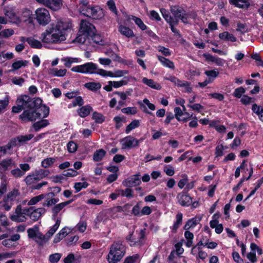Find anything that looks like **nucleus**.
<instances>
[{
	"instance_id": "f03ea898",
	"label": "nucleus",
	"mask_w": 263,
	"mask_h": 263,
	"mask_svg": "<svg viewBox=\"0 0 263 263\" xmlns=\"http://www.w3.org/2000/svg\"><path fill=\"white\" fill-rule=\"evenodd\" d=\"M79 12L90 18L100 20L104 17L103 10L98 6L90 5L87 0H81L78 5Z\"/></svg>"
},
{
	"instance_id": "20e7f679",
	"label": "nucleus",
	"mask_w": 263,
	"mask_h": 263,
	"mask_svg": "<svg viewBox=\"0 0 263 263\" xmlns=\"http://www.w3.org/2000/svg\"><path fill=\"white\" fill-rule=\"evenodd\" d=\"M126 252V248L122 242H114L110 247L109 251L107 256L108 263H118L124 257Z\"/></svg>"
},
{
	"instance_id": "f3484780",
	"label": "nucleus",
	"mask_w": 263,
	"mask_h": 263,
	"mask_svg": "<svg viewBox=\"0 0 263 263\" xmlns=\"http://www.w3.org/2000/svg\"><path fill=\"white\" fill-rule=\"evenodd\" d=\"M141 183L140 175H135L124 180L122 183L124 186L130 187L137 186Z\"/></svg>"
},
{
	"instance_id": "9b49d317",
	"label": "nucleus",
	"mask_w": 263,
	"mask_h": 263,
	"mask_svg": "<svg viewBox=\"0 0 263 263\" xmlns=\"http://www.w3.org/2000/svg\"><path fill=\"white\" fill-rule=\"evenodd\" d=\"M171 12L174 15V19H180L184 23H187L188 15L185 11L180 7L174 6L171 7Z\"/></svg>"
},
{
	"instance_id": "58836bf2",
	"label": "nucleus",
	"mask_w": 263,
	"mask_h": 263,
	"mask_svg": "<svg viewBox=\"0 0 263 263\" xmlns=\"http://www.w3.org/2000/svg\"><path fill=\"white\" fill-rule=\"evenodd\" d=\"M61 223V219L59 218L56 220L55 223L49 229V230L46 233V235L49 238V239H50V238L52 236V235L55 233V232L57 231L58 229L60 224Z\"/></svg>"
},
{
	"instance_id": "9d476101",
	"label": "nucleus",
	"mask_w": 263,
	"mask_h": 263,
	"mask_svg": "<svg viewBox=\"0 0 263 263\" xmlns=\"http://www.w3.org/2000/svg\"><path fill=\"white\" fill-rule=\"evenodd\" d=\"M29 214L30 211L28 209H23L21 205H18L15 208L14 213L10 216V218L13 221L24 222L26 221V216Z\"/></svg>"
},
{
	"instance_id": "13d9d810",
	"label": "nucleus",
	"mask_w": 263,
	"mask_h": 263,
	"mask_svg": "<svg viewBox=\"0 0 263 263\" xmlns=\"http://www.w3.org/2000/svg\"><path fill=\"white\" fill-rule=\"evenodd\" d=\"M45 198V195L41 194L31 198L28 202V205H32L35 204Z\"/></svg>"
},
{
	"instance_id": "4c0bfd02",
	"label": "nucleus",
	"mask_w": 263,
	"mask_h": 263,
	"mask_svg": "<svg viewBox=\"0 0 263 263\" xmlns=\"http://www.w3.org/2000/svg\"><path fill=\"white\" fill-rule=\"evenodd\" d=\"M49 123L48 120L43 119L41 121L34 123L32 126L35 132L39 131L40 129L46 127L49 125Z\"/></svg>"
},
{
	"instance_id": "1a4fd4ad",
	"label": "nucleus",
	"mask_w": 263,
	"mask_h": 263,
	"mask_svg": "<svg viewBox=\"0 0 263 263\" xmlns=\"http://www.w3.org/2000/svg\"><path fill=\"white\" fill-rule=\"evenodd\" d=\"M16 106H14L12 108V111L14 113L21 112L22 110L29 106H31L33 104L32 99L28 96H23L19 97L16 101Z\"/></svg>"
},
{
	"instance_id": "7c9ffc66",
	"label": "nucleus",
	"mask_w": 263,
	"mask_h": 263,
	"mask_svg": "<svg viewBox=\"0 0 263 263\" xmlns=\"http://www.w3.org/2000/svg\"><path fill=\"white\" fill-rule=\"evenodd\" d=\"M229 3L240 8H248L250 6L249 0H229Z\"/></svg>"
},
{
	"instance_id": "3c124183",
	"label": "nucleus",
	"mask_w": 263,
	"mask_h": 263,
	"mask_svg": "<svg viewBox=\"0 0 263 263\" xmlns=\"http://www.w3.org/2000/svg\"><path fill=\"white\" fill-rule=\"evenodd\" d=\"M14 31L12 29H6L0 32V39L8 38L13 35Z\"/></svg>"
},
{
	"instance_id": "0eeeda50",
	"label": "nucleus",
	"mask_w": 263,
	"mask_h": 263,
	"mask_svg": "<svg viewBox=\"0 0 263 263\" xmlns=\"http://www.w3.org/2000/svg\"><path fill=\"white\" fill-rule=\"evenodd\" d=\"M3 11L5 16L10 23L16 25L20 24V20L18 16V8L15 6L8 5L5 6Z\"/></svg>"
},
{
	"instance_id": "ddd939ff",
	"label": "nucleus",
	"mask_w": 263,
	"mask_h": 263,
	"mask_svg": "<svg viewBox=\"0 0 263 263\" xmlns=\"http://www.w3.org/2000/svg\"><path fill=\"white\" fill-rule=\"evenodd\" d=\"M122 149H131L138 147V139L132 136H128L120 140Z\"/></svg>"
},
{
	"instance_id": "6e6552de",
	"label": "nucleus",
	"mask_w": 263,
	"mask_h": 263,
	"mask_svg": "<svg viewBox=\"0 0 263 263\" xmlns=\"http://www.w3.org/2000/svg\"><path fill=\"white\" fill-rule=\"evenodd\" d=\"M35 15L37 22L42 26H46L51 20L49 11L45 8H39L35 11Z\"/></svg>"
},
{
	"instance_id": "cd10ccee",
	"label": "nucleus",
	"mask_w": 263,
	"mask_h": 263,
	"mask_svg": "<svg viewBox=\"0 0 263 263\" xmlns=\"http://www.w3.org/2000/svg\"><path fill=\"white\" fill-rule=\"evenodd\" d=\"M157 57L158 60L163 66L170 68L172 70L175 69V66L174 63L172 61L160 55H157Z\"/></svg>"
},
{
	"instance_id": "f704fd0d",
	"label": "nucleus",
	"mask_w": 263,
	"mask_h": 263,
	"mask_svg": "<svg viewBox=\"0 0 263 263\" xmlns=\"http://www.w3.org/2000/svg\"><path fill=\"white\" fill-rule=\"evenodd\" d=\"M92 108L90 105L82 106L77 110L78 115L82 118H85L88 116Z\"/></svg>"
},
{
	"instance_id": "412c9836",
	"label": "nucleus",
	"mask_w": 263,
	"mask_h": 263,
	"mask_svg": "<svg viewBox=\"0 0 263 263\" xmlns=\"http://www.w3.org/2000/svg\"><path fill=\"white\" fill-rule=\"evenodd\" d=\"M118 22V29L119 32L123 35L127 37H133L135 36L134 31L129 27L121 24V22Z\"/></svg>"
},
{
	"instance_id": "09e8293b",
	"label": "nucleus",
	"mask_w": 263,
	"mask_h": 263,
	"mask_svg": "<svg viewBox=\"0 0 263 263\" xmlns=\"http://www.w3.org/2000/svg\"><path fill=\"white\" fill-rule=\"evenodd\" d=\"M140 125L139 121L138 120H133L129 124H128L125 129V133L129 134L132 130L139 127Z\"/></svg>"
},
{
	"instance_id": "338daca9",
	"label": "nucleus",
	"mask_w": 263,
	"mask_h": 263,
	"mask_svg": "<svg viewBox=\"0 0 263 263\" xmlns=\"http://www.w3.org/2000/svg\"><path fill=\"white\" fill-rule=\"evenodd\" d=\"M246 92L245 89L242 87L236 88L233 93V96L237 98H240Z\"/></svg>"
},
{
	"instance_id": "49530a36",
	"label": "nucleus",
	"mask_w": 263,
	"mask_h": 263,
	"mask_svg": "<svg viewBox=\"0 0 263 263\" xmlns=\"http://www.w3.org/2000/svg\"><path fill=\"white\" fill-rule=\"evenodd\" d=\"M34 135L32 134H29L27 135H20L17 136L20 144V145L22 146L25 144H26L28 141L30 140L33 137Z\"/></svg>"
},
{
	"instance_id": "37998d69",
	"label": "nucleus",
	"mask_w": 263,
	"mask_h": 263,
	"mask_svg": "<svg viewBox=\"0 0 263 263\" xmlns=\"http://www.w3.org/2000/svg\"><path fill=\"white\" fill-rule=\"evenodd\" d=\"M26 41L32 48L40 49L42 47V45L39 41L32 37L27 38Z\"/></svg>"
},
{
	"instance_id": "a211bd4d",
	"label": "nucleus",
	"mask_w": 263,
	"mask_h": 263,
	"mask_svg": "<svg viewBox=\"0 0 263 263\" xmlns=\"http://www.w3.org/2000/svg\"><path fill=\"white\" fill-rule=\"evenodd\" d=\"M174 111L175 113L174 115L178 121L186 122L193 116V114H190L187 112H183L180 107H175Z\"/></svg>"
},
{
	"instance_id": "6e6d98bb",
	"label": "nucleus",
	"mask_w": 263,
	"mask_h": 263,
	"mask_svg": "<svg viewBox=\"0 0 263 263\" xmlns=\"http://www.w3.org/2000/svg\"><path fill=\"white\" fill-rule=\"evenodd\" d=\"M78 147V145L73 141H69L67 144V150L70 153H75Z\"/></svg>"
},
{
	"instance_id": "603ef678",
	"label": "nucleus",
	"mask_w": 263,
	"mask_h": 263,
	"mask_svg": "<svg viewBox=\"0 0 263 263\" xmlns=\"http://www.w3.org/2000/svg\"><path fill=\"white\" fill-rule=\"evenodd\" d=\"M40 180L47 177L50 174L48 170L40 169L35 171Z\"/></svg>"
},
{
	"instance_id": "c9c22d12",
	"label": "nucleus",
	"mask_w": 263,
	"mask_h": 263,
	"mask_svg": "<svg viewBox=\"0 0 263 263\" xmlns=\"http://www.w3.org/2000/svg\"><path fill=\"white\" fill-rule=\"evenodd\" d=\"M67 70L65 69H58L57 68H51L48 70L49 74L54 77H64L66 75Z\"/></svg>"
},
{
	"instance_id": "2eb2a0df",
	"label": "nucleus",
	"mask_w": 263,
	"mask_h": 263,
	"mask_svg": "<svg viewBox=\"0 0 263 263\" xmlns=\"http://www.w3.org/2000/svg\"><path fill=\"white\" fill-rule=\"evenodd\" d=\"M134 232H130L128 235L126 236V239L128 242L130 246H140L142 245L141 239L144 238V231L141 230L140 232V238H136L133 236Z\"/></svg>"
},
{
	"instance_id": "680f3d73",
	"label": "nucleus",
	"mask_w": 263,
	"mask_h": 263,
	"mask_svg": "<svg viewBox=\"0 0 263 263\" xmlns=\"http://www.w3.org/2000/svg\"><path fill=\"white\" fill-rule=\"evenodd\" d=\"M121 111L127 115H135L137 112V110L135 107H127L121 109Z\"/></svg>"
},
{
	"instance_id": "a18cd8bd",
	"label": "nucleus",
	"mask_w": 263,
	"mask_h": 263,
	"mask_svg": "<svg viewBox=\"0 0 263 263\" xmlns=\"http://www.w3.org/2000/svg\"><path fill=\"white\" fill-rule=\"evenodd\" d=\"M6 146L8 151L13 147L21 146L17 137L10 139Z\"/></svg>"
},
{
	"instance_id": "39448f33",
	"label": "nucleus",
	"mask_w": 263,
	"mask_h": 263,
	"mask_svg": "<svg viewBox=\"0 0 263 263\" xmlns=\"http://www.w3.org/2000/svg\"><path fill=\"white\" fill-rule=\"evenodd\" d=\"M27 233L29 238L33 239L40 247L44 246L49 240L46 234L44 235L39 231V228L37 226L29 228Z\"/></svg>"
},
{
	"instance_id": "72a5a7b5",
	"label": "nucleus",
	"mask_w": 263,
	"mask_h": 263,
	"mask_svg": "<svg viewBox=\"0 0 263 263\" xmlns=\"http://www.w3.org/2000/svg\"><path fill=\"white\" fill-rule=\"evenodd\" d=\"M57 157H48L44 159L41 162V166L44 168L51 167L57 160Z\"/></svg>"
},
{
	"instance_id": "e2e57ef3",
	"label": "nucleus",
	"mask_w": 263,
	"mask_h": 263,
	"mask_svg": "<svg viewBox=\"0 0 263 263\" xmlns=\"http://www.w3.org/2000/svg\"><path fill=\"white\" fill-rule=\"evenodd\" d=\"M88 186V183L87 182H76L74 184V188L76 190V192L78 193L82 189H85Z\"/></svg>"
},
{
	"instance_id": "a19ab883",
	"label": "nucleus",
	"mask_w": 263,
	"mask_h": 263,
	"mask_svg": "<svg viewBox=\"0 0 263 263\" xmlns=\"http://www.w3.org/2000/svg\"><path fill=\"white\" fill-rule=\"evenodd\" d=\"M106 154V152L103 149H99L95 152L93 155V160L95 161H100Z\"/></svg>"
},
{
	"instance_id": "f257e3e1",
	"label": "nucleus",
	"mask_w": 263,
	"mask_h": 263,
	"mask_svg": "<svg viewBox=\"0 0 263 263\" xmlns=\"http://www.w3.org/2000/svg\"><path fill=\"white\" fill-rule=\"evenodd\" d=\"M70 29L66 23L58 22L55 25H51L41 34V38L43 43L56 44L66 40V31Z\"/></svg>"
},
{
	"instance_id": "c756f323",
	"label": "nucleus",
	"mask_w": 263,
	"mask_h": 263,
	"mask_svg": "<svg viewBox=\"0 0 263 263\" xmlns=\"http://www.w3.org/2000/svg\"><path fill=\"white\" fill-rule=\"evenodd\" d=\"M142 82L145 84L146 85L149 86V87L156 89V90H160L161 88V85L156 82H155L152 79H148L146 78H143L142 80Z\"/></svg>"
},
{
	"instance_id": "a878e982",
	"label": "nucleus",
	"mask_w": 263,
	"mask_h": 263,
	"mask_svg": "<svg viewBox=\"0 0 263 263\" xmlns=\"http://www.w3.org/2000/svg\"><path fill=\"white\" fill-rule=\"evenodd\" d=\"M55 194L53 192H50L45 195V197H48V198L46 199L45 202L43 204V205L50 206L57 203L59 200L58 198H53Z\"/></svg>"
},
{
	"instance_id": "473e14b6",
	"label": "nucleus",
	"mask_w": 263,
	"mask_h": 263,
	"mask_svg": "<svg viewBox=\"0 0 263 263\" xmlns=\"http://www.w3.org/2000/svg\"><path fill=\"white\" fill-rule=\"evenodd\" d=\"M183 215L181 213L178 212L176 216V221L174 222L171 229L173 233H176L177 229L180 226L182 222Z\"/></svg>"
},
{
	"instance_id": "393cba45",
	"label": "nucleus",
	"mask_w": 263,
	"mask_h": 263,
	"mask_svg": "<svg viewBox=\"0 0 263 263\" xmlns=\"http://www.w3.org/2000/svg\"><path fill=\"white\" fill-rule=\"evenodd\" d=\"M219 38L226 42H235L237 41L236 37L232 33L228 31H224L218 35Z\"/></svg>"
},
{
	"instance_id": "5fc2aeb1",
	"label": "nucleus",
	"mask_w": 263,
	"mask_h": 263,
	"mask_svg": "<svg viewBox=\"0 0 263 263\" xmlns=\"http://www.w3.org/2000/svg\"><path fill=\"white\" fill-rule=\"evenodd\" d=\"M160 12L163 18L168 23H171L172 22V21L175 20L174 19V18L171 16V15L170 14L169 12L165 9L161 8L160 9Z\"/></svg>"
},
{
	"instance_id": "774afa93",
	"label": "nucleus",
	"mask_w": 263,
	"mask_h": 263,
	"mask_svg": "<svg viewBox=\"0 0 263 263\" xmlns=\"http://www.w3.org/2000/svg\"><path fill=\"white\" fill-rule=\"evenodd\" d=\"M10 173L14 178H21L24 175V172L19 168L12 170Z\"/></svg>"
},
{
	"instance_id": "79ce46f5",
	"label": "nucleus",
	"mask_w": 263,
	"mask_h": 263,
	"mask_svg": "<svg viewBox=\"0 0 263 263\" xmlns=\"http://www.w3.org/2000/svg\"><path fill=\"white\" fill-rule=\"evenodd\" d=\"M9 103V97L7 95L3 100H0V115L4 112Z\"/></svg>"
},
{
	"instance_id": "864d4df0",
	"label": "nucleus",
	"mask_w": 263,
	"mask_h": 263,
	"mask_svg": "<svg viewBox=\"0 0 263 263\" xmlns=\"http://www.w3.org/2000/svg\"><path fill=\"white\" fill-rule=\"evenodd\" d=\"M85 87L88 89L96 91L101 88V85L99 83L89 82L85 84Z\"/></svg>"
},
{
	"instance_id": "4468645a",
	"label": "nucleus",
	"mask_w": 263,
	"mask_h": 263,
	"mask_svg": "<svg viewBox=\"0 0 263 263\" xmlns=\"http://www.w3.org/2000/svg\"><path fill=\"white\" fill-rule=\"evenodd\" d=\"M95 26L88 21L82 20L80 23V33L91 35L94 34Z\"/></svg>"
},
{
	"instance_id": "aec40b11",
	"label": "nucleus",
	"mask_w": 263,
	"mask_h": 263,
	"mask_svg": "<svg viewBox=\"0 0 263 263\" xmlns=\"http://www.w3.org/2000/svg\"><path fill=\"white\" fill-rule=\"evenodd\" d=\"M22 20L23 22L31 23L33 21V14L32 11L27 7L21 8Z\"/></svg>"
},
{
	"instance_id": "bf43d9fd",
	"label": "nucleus",
	"mask_w": 263,
	"mask_h": 263,
	"mask_svg": "<svg viewBox=\"0 0 263 263\" xmlns=\"http://www.w3.org/2000/svg\"><path fill=\"white\" fill-rule=\"evenodd\" d=\"M62 257V254L59 253L52 254L49 256V261L50 263H57Z\"/></svg>"
},
{
	"instance_id": "ea45409f",
	"label": "nucleus",
	"mask_w": 263,
	"mask_h": 263,
	"mask_svg": "<svg viewBox=\"0 0 263 263\" xmlns=\"http://www.w3.org/2000/svg\"><path fill=\"white\" fill-rule=\"evenodd\" d=\"M13 205L8 202L4 197L2 200L0 201V211H9Z\"/></svg>"
},
{
	"instance_id": "e433bc0d",
	"label": "nucleus",
	"mask_w": 263,
	"mask_h": 263,
	"mask_svg": "<svg viewBox=\"0 0 263 263\" xmlns=\"http://www.w3.org/2000/svg\"><path fill=\"white\" fill-rule=\"evenodd\" d=\"M45 213V209L43 208H38L34 210L32 212L30 213V218L35 221H37L41 215Z\"/></svg>"
},
{
	"instance_id": "2f4dec72",
	"label": "nucleus",
	"mask_w": 263,
	"mask_h": 263,
	"mask_svg": "<svg viewBox=\"0 0 263 263\" xmlns=\"http://www.w3.org/2000/svg\"><path fill=\"white\" fill-rule=\"evenodd\" d=\"M133 20L134 21L135 24L139 27L142 30H145L146 29L147 27L144 24L142 20L139 17H137L134 15H127V21Z\"/></svg>"
},
{
	"instance_id": "8fccbe9b",
	"label": "nucleus",
	"mask_w": 263,
	"mask_h": 263,
	"mask_svg": "<svg viewBox=\"0 0 263 263\" xmlns=\"http://www.w3.org/2000/svg\"><path fill=\"white\" fill-rule=\"evenodd\" d=\"M66 67H70L72 63L79 62V59L76 58H65L62 59Z\"/></svg>"
},
{
	"instance_id": "69168bd1",
	"label": "nucleus",
	"mask_w": 263,
	"mask_h": 263,
	"mask_svg": "<svg viewBox=\"0 0 263 263\" xmlns=\"http://www.w3.org/2000/svg\"><path fill=\"white\" fill-rule=\"evenodd\" d=\"M37 111L43 112V118L47 117L49 113V108L45 105H42L41 104L37 107Z\"/></svg>"
},
{
	"instance_id": "bb28decb",
	"label": "nucleus",
	"mask_w": 263,
	"mask_h": 263,
	"mask_svg": "<svg viewBox=\"0 0 263 263\" xmlns=\"http://www.w3.org/2000/svg\"><path fill=\"white\" fill-rule=\"evenodd\" d=\"M24 181L28 185H32L40 181L35 172L29 174L25 178Z\"/></svg>"
},
{
	"instance_id": "7ed1b4c3",
	"label": "nucleus",
	"mask_w": 263,
	"mask_h": 263,
	"mask_svg": "<svg viewBox=\"0 0 263 263\" xmlns=\"http://www.w3.org/2000/svg\"><path fill=\"white\" fill-rule=\"evenodd\" d=\"M42 100L36 98L32 100L33 104L31 106L25 109L22 114L20 115V119L23 122H33L40 118L42 115L37 111V107L42 104Z\"/></svg>"
},
{
	"instance_id": "de8ad7c7",
	"label": "nucleus",
	"mask_w": 263,
	"mask_h": 263,
	"mask_svg": "<svg viewBox=\"0 0 263 263\" xmlns=\"http://www.w3.org/2000/svg\"><path fill=\"white\" fill-rule=\"evenodd\" d=\"M199 220L196 218H193L189 219L185 223L184 226V229L186 230H188L191 228H194L198 223Z\"/></svg>"
},
{
	"instance_id": "6ab92c4d",
	"label": "nucleus",
	"mask_w": 263,
	"mask_h": 263,
	"mask_svg": "<svg viewBox=\"0 0 263 263\" xmlns=\"http://www.w3.org/2000/svg\"><path fill=\"white\" fill-rule=\"evenodd\" d=\"M178 203L183 206H188L192 203V198L185 193H180L177 196Z\"/></svg>"
},
{
	"instance_id": "4d7b16f0",
	"label": "nucleus",
	"mask_w": 263,
	"mask_h": 263,
	"mask_svg": "<svg viewBox=\"0 0 263 263\" xmlns=\"http://www.w3.org/2000/svg\"><path fill=\"white\" fill-rule=\"evenodd\" d=\"M92 118L96 123H102L104 121V117L100 113L94 112Z\"/></svg>"
},
{
	"instance_id": "423d86ee",
	"label": "nucleus",
	"mask_w": 263,
	"mask_h": 263,
	"mask_svg": "<svg viewBox=\"0 0 263 263\" xmlns=\"http://www.w3.org/2000/svg\"><path fill=\"white\" fill-rule=\"evenodd\" d=\"M103 69H98L97 65L92 62H88L82 65L73 67L71 70L81 73L97 74L100 75V71Z\"/></svg>"
},
{
	"instance_id": "5701e85b",
	"label": "nucleus",
	"mask_w": 263,
	"mask_h": 263,
	"mask_svg": "<svg viewBox=\"0 0 263 263\" xmlns=\"http://www.w3.org/2000/svg\"><path fill=\"white\" fill-rule=\"evenodd\" d=\"M72 201V200H70L65 202L60 203L54 205L52 209V218L55 219L58 214L66 206L70 204Z\"/></svg>"
},
{
	"instance_id": "f8f14e48",
	"label": "nucleus",
	"mask_w": 263,
	"mask_h": 263,
	"mask_svg": "<svg viewBox=\"0 0 263 263\" xmlns=\"http://www.w3.org/2000/svg\"><path fill=\"white\" fill-rule=\"evenodd\" d=\"M38 3L44 5L52 11L59 10L62 7V0H35Z\"/></svg>"
},
{
	"instance_id": "052dcab7",
	"label": "nucleus",
	"mask_w": 263,
	"mask_h": 263,
	"mask_svg": "<svg viewBox=\"0 0 263 263\" xmlns=\"http://www.w3.org/2000/svg\"><path fill=\"white\" fill-rule=\"evenodd\" d=\"M141 202H138L133 208L132 213L136 216H141Z\"/></svg>"
},
{
	"instance_id": "4be33fe9",
	"label": "nucleus",
	"mask_w": 263,
	"mask_h": 263,
	"mask_svg": "<svg viewBox=\"0 0 263 263\" xmlns=\"http://www.w3.org/2000/svg\"><path fill=\"white\" fill-rule=\"evenodd\" d=\"M20 195V192L18 189H13L9 192L4 197L11 204L13 205V202L15 201Z\"/></svg>"
},
{
	"instance_id": "0e129e2a",
	"label": "nucleus",
	"mask_w": 263,
	"mask_h": 263,
	"mask_svg": "<svg viewBox=\"0 0 263 263\" xmlns=\"http://www.w3.org/2000/svg\"><path fill=\"white\" fill-rule=\"evenodd\" d=\"M80 258V256H78L77 258H76L73 254L70 253L64 259V263H72Z\"/></svg>"
},
{
	"instance_id": "c03bdc74",
	"label": "nucleus",
	"mask_w": 263,
	"mask_h": 263,
	"mask_svg": "<svg viewBox=\"0 0 263 263\" xmlns=\"http://www.w3.org/2000/svg\"><path fill=\"white\" fill-rule=\"evenodd\" d=\"M184 237L187 240L185 243L186 246L188 248L191 247L193 243L194 234L189 231H186L184 233Z\"/></svg>"
},
{
	"instance_id": "dca6fc26",
	"label": "nucleus",
	"mask_w": 263,
	"mask_h": 263,
	"mask_svg": "<svg viewBox=\"0 0 263 263\" xmlns=\"http://www.w3.org/2000/svg\"><path fill=\"white\" fill-rule=\"evenodd\" d=\"M99 72L100 76L103 77H109L111 78H120L128 73V71L126 70H117L114 72H112L103 69L100 70Z\"/></svg>"
},
{
	"instance_id": "b1692460",
	"label": "nucleus",
	"mask_w": 263,
	"mask_h": 263,
	"mask_svg": "<svg viewBox=\"0 0 263 263\" xmlns=\"http://www.w3.org/2000/svg\"><path fill=\"white\" fill-rule=\"evenodd\" d=\"M15 164L10 158L5 159L0 162V172H6L9 168L15 167Z\"/></svg>"
},
{
	"instance_id": "c85d7f7f",
	"label": "nucleus",
	"mask_w": 263,
	"mask_h": 263,
	"mask_svg": "<svg viewBox=\"0 0 263 263\" xmlns=\"http://www.w3.org/2000/svg\"><path fill=\"white\" fill-rule=\"evenodd\" d=\"M28 63L26 60H18L16 61L12 64L11 69L9 70L10 72H13L22 67H26Z\"/></svg>"
}]
</instances>
